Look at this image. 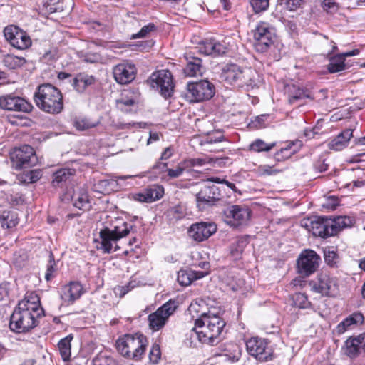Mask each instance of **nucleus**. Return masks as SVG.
Here are the masks:
<instances>
[{
	"mask_svg": "<svg viewBox=\"0 0 365 365\" xmlns=\"http://www.w3.org/2000/svg\"><path fill=\"white\" fill-rule=\"evenodd\" d=\"M57 272V264L54 259V256L52 252L49 254V259L46 265V271L45 274V279L49 282L55 277Z\"/></svg>",
	"mask_w": 365,
	"mask_h": 365,
	"instance_id": "obj_40",
	"label": "nucleus"
},
{
	"mask_svg": "<svg viewBox=\"0 0 365 365\" xmlns=\"http://www.w3.org/2000/svg\"><path fill=\"white\" fill-rule=\"evenodd\" d=\"M286 92L288 96L289 103L291 104H293L298 100L304 98L310 99L314 98L309 91L301 88L300 87L294 84L287 86Z\"/></svg>",
	"mask_w": 365,
	"mask_h": 365,
	"instance_id": "obj_28",
	"label": "nucleus"
},
{
	"mask_svg": "<svg viewBox=\"0 0 365 365\" xmlns=\"http://www.w3.org/2000/svg\"><path fill=\"white\" fill-rule=\"evenodd\" d=\"M364 321V316L359 312L354 313L349 317L345 318L336 327V331L339 334L344 333L351 325L358 323H362Z\"/></svg>",
	"mask_w": 365,
	"mask_h": 365,
	"instance_id": "obj_33",
	"label": "nucleus"
},
{
	"mask_svg": "<svg viewBox=\"0 0 365 365\" xmlns=\"http://www.w3.org/2000/svg\"><path fill=\"white\" fill-rule=\"evenodd\" d=\"M18 223V220L16 217H14L12 215L7 214L6 216L3 215L0 216V224L3 228L9 229L15 227Z\"/></svg>",
	"mask_w": 365,
	"mask_h": 365,
	"instance_id": "obj_49",
	"label": "nucleus"
},
{
	"mask_svg": "<svg viewBox=\"0 0 365 365\" xmlns=\"http://www.w3.org/2000/svg\"><path fill=\"white\" fill-rule=\"evenodd\" d=\"M173 153V150L171 147L166 148L161 154L160 160H164L169 159Z\"/></svg>",
	"mask_w": 365,
	"mask_h": 365,
	"instance_id": "obj_62",
	"label": "nucleus"
},
{
	"mask_svg": "<svg viewBox=\"0 0 365 365\" xmlns=\"http://www.w3.org/2000/svg\"><path fill=\"white\" fill-rule=\"evenodd\" d=\"M192 276H194L192 270L185 271L180 270L178 273V282L182 286H188L193 281Z\"/></svg>",
	"mask_w": 365,
	"mask_h": 365,
	"instance_id": "obj_44",
	"label": "nucleus"
},
{
	"mask_svg": "<svg viewBox=\"0 0 365 365\" xmlns=\"http://www.w3.org/2000/svg\"><path fill=\"white\" fill-rule=\"evenodd\" d=\"M161 352L160 349L158 344H154L149 352V359L150 361L153 363L156 364L158 362L159 359H160Z\"/></svg>",
	"mask_w": 365,
	"mask_h": 365,
	"instance_id": "obj_54",
	"label": "nucleus"
},
{
	"mask_svg": "<svg viewBox=\"0 0 365 365\" xmlns=\"http://www.w3.org/2000/svg\"><path fill=\"white\" fill-rule=\"evenodd\" d=\"M346 68L345 60L340 54L335 55L330 58L327 65L329 73H334L344 71Z\"/></svg>",
	"mask_w": 365,
	"mask_h": 365,
	"instance_id": "obj_37",
	"label": "nucleus"
},
{
	"mask_svg": "<svg viewBox=\"0 0 365 365\" xmlns=\"http://www.w3.org/2000/svg\"><path fill=\"white\" fill-rule=\"evenodd\" d=\"M247 351L250 355L260 361L272 360L273 350L267 339L252 337L246 342Z\"/></svg>",
	"mask_w": 365,
	"mask_h": 365,
	"instance_id": "obj_11",
	"label": "nucleus"
},
{
	"mask_svg": "<svg viewBox=\"0 0 365 365\" xmlns=\"http://www.w3.org/2000/svg\"><path fill=\"white\" fill-rule=\"evenodd\" d=\"M322 6L326 12L329 14H335L339 10L338 4L334 0H324Z\"/></svg>",
	"mask_w": 365,
	"mask_h": 365,
	"instance_id": "obj_53",
	"label": "nucleus"
},
{
	"mask_svg": "<svg viewBox=\"0 0 365 365\" xmlns=\"http://www.w3.org/2000/svg\"><path fill=\"white\" fill-rule=\"evenodd\" d=\"M251 6L255 13L266 11L269 4V0H250Z\"/></svg>",
	"mask_w": 365,
	"mask_h": 365,
	"instance_id": "obj_48",
	"label": "nucleus"
},
{
	"mask_svg": "<svg viewBox=\"0 0 365 365\" xmlns=\"http://www.w3.org/2000/svg\"><path fill=\"white\" fill-rule=\"evenodd\" d=\"M306 1L307 0H279V5L286 11H294L300 8Z\"/></svg>",
	"mask_w": 365,
	"mask_h": 365,
	"instance_id": "obj_42",
	"label": "nucleus"
},
{
	"mask_svg": "<svg viewBox=\"0 0 365 365\" xmlns=\"http://www.w3.org/2000/svg\"><path fill=\"white\" fill-rule=\"evenodd\" d=\"M41 175L40 170H32L24 174L22 181L25 183H34L38 181Z\"/></svg>",
	"mask_w": 365,
	"mask_h": 365,
	"instance_id": "obj_47",
	"label": "nucleus"
},
{
	"mask_svg": "<svg viewBox=\"0 0 365 365\" xmlns=\"http://www.w3.org/2000/svg\"><path fill=\"white\" fill-rule=\"evenodd\" d=\"M257 76L256 71L251 68H244L237 87L247 89L253 88L257 84Z\"/></svg>",
	"mask_w": 365,
	"mask_h": 365,
	"instance_id": "obj_31",
	"label": "nucleus"
},
{
	"mask_svg": "<svg viewBox=\"0 0 365 365\" xmlns=\"http://www.w3.org/2000/svg\"><path fill=\"white\" fill-rule=\"evenodd\" d=\"M10 158L16 170L32 166L37 160L33 148L28 145L14 148L10 154Z\"/></svg>",
	"mask_w": 365,
	"mask_h": 365,
	"instance_id": "obj_12",
	"label": "nucleus"
},
{
	"mask_svg": "<svg viewBox=\"0 0 365 365\" xmlns=\"http://www.w3.org/2000/svg\"><path fill=\"white\" fill-rule=\"evenodd\" d=\"M72 174L69 169H61L56 171L53 175L52 181L53 186H58L60 183L67 181Z\"/></svg>",
	"mask_w": 365,
	"mask_h": 365,
	"instance_id": "obj_41",
	"label": "nucleus"
},
{
	"mask_svg": "<svg viewBox=\"0 0 365 365\" xmlns=\"http://www.w3.org/2000/svg\"><path fill=\"white\" fill-rule=\"evenodd\" d=\"M336 253L334 252V251H330V250H328V251H325L324 252V259H325V262L332 266L334 264L336 263Z\"/></svg>",
	"mask_w": 365,
	"mask_h": 365,
	"instance_id": "obj_60",
	"label": "nucleus"
},
{
	"mask_svg": "<svg viewBox=\"0 0 365 365\" xmlns=\"http://www.w3.org/2000/svg\"><path fill=\"white\" fill-rule=\"evenodd\" d=\"M359 53V49H354L351 51H347V52H345V53H340L341 56H343V58H344V59L346 58V57H350V56H356Z\"/></svg>",
	"mask_w": 365,
	"mask_h": 365,
	"instance_id": "obj_64",
	"label": "nucleus"
},
{
	"mask_svg": "<svg viewBox=\"0 0 365 365\" xmlns=\"http://www.w3.org/2000/svg\"><path fill=\"white\" fill-rule=\"evenodd\" d=\"M187 169L185 165L183 164V161L178 163V166L175 168L167 169L168 175L170 178H176L180 177L183 172Z\"/></svg>",
	"mask_w": 365,
	"mask_h": 365,
	"instance_id": "obj_52",
	"label": "nucleus"
},
{
	"mask_svg": "<svg viewBox=\"0 0 365 365\" xmlns=\"http://www.w3.org/2000/svg\"><path fill=\"white\" fill-rule=\"evenodd\" d=\"M44 314L37 294L30 293L20 301L14 310L9 326L18 333L27 332L38 324V319Z\"/></svg>",
	"mask_w": 365,
	"mask_h": 365,
	"instance_id": "obj_1",
	"label": "nucleus"
},
{
	"mask_svg": "<svg viewBox=\"0 0 365 365\" xmlns=\"http://www.w3.org/2000/svg\"><path fill=\"white\" fill-rule=\"evenodd\" d=\"M293 304L300 309H307L311 306L307 297L302 293H297L293 296Z\"/></svg>",
	"mask_w": 365,
	"mask_h": 365,
	"instance_id": "obj_43",
	"label": "nucleus"
},
{
	"mask_svg": "<svg viewBox=\"0 0 365 365\" xmlns=\"http://www.w3.org/2000/svg\"><path fill=\"white\" fill-rule=\"evenodd\" d=\"M243 69L237 64H227L223 69L222 76L227 83L237 87Z\"/></svg>",
	"mask_w": 365,
	"mask_h": 365,
	"instance_id": "obj_24",
	"label": "nucleus"
},
{
	"mask_svg": "<svg viewBox=\"0 0 365 365\" xmlns=\"http://www.w3.org/2000/svg\"><path fill=\"white\" fill-rule=\"evenodd\" d=\"M225 326V322L220 316L202 313L191 330V338L195 337L202 343L214 345L220 341Z\"/></svg>",
	"mask_w": 365,
	"mask_h": 365,
	"instance_id": "obj_2",
	"label": "nucleus"
},
{
	"mask_svg": "<svg viewBox=\"0 0 365 365\" xmlns=\"http://www.w3.org/2000/svg\"><path fill=\"white\" fill-rule=\"evenodd\" d=\"M301 146L302 143L299 140L289 142L276 152L274 158L277 162L284 161L295 154Z\"/></svg>",
	"mask_w": 365,
	"mask_h": 365,
	"instance_id": "obj_27",
	"label": "nucleus"
},
{
	"mask_svg": "<svg viewBox=\"0 0 365 365\" xmlns=\"http://www.w3.org/2000/svg\"><path fill=\"white\" fill-rule=\"evenodd\" d=\"M2 63L9 69H16L22 66L26 63V60L23 57L7 54L4 56Z\"/></svg>",
	"mask_w": 365,
	"mask_h": 365,
	"instance_id": "obj_38",
	"label": "nucleus"
},
{
	"mask_svg": "<svg viewBox=\"0 0 365 365\" xmlns=\"http://www.w3.org/2000/svg\"><path fill=\"white\" fill-rule=\"evenodd\" d=\"M222 194L215 185H205L196 194V204L201 211L212 207L220 200Z\"/></svg>",
	"mask_w": 365,
	"mask_h": 365,
	"instance_id": "obj_14",
	"label": "nucleus"
},
{
	"mask_svg": "<svg viewBox=\"0 0 365 365\" xmlns=\"http://www.w3.org/2000/svg\"><path fill=\"white\" fill-rule=\"evenodd\" d=\"M152 169L155 173H163L164 171H167V163H163L161 161V160H159L155 163V164L153 166Z\"/></svg>",
	"mask_w": 365,
	"mask_h": 365,
	"instance_id": "obj_61",
	"label": "nucleus"
},
{
	"mask_svg": "<svg viewBox=\"0 0 365 365\" xmlns=\"http://www.w3.org/2000/svg\"><path fill=\"white\" fill-rule=\"evenodd\" d=\"M214 94L213 84L207 80H201L187 83L185 98L190 102H200L210 99Z\"/></svg>",
	"mask_w": 365,
	"mask_h": 365,
	"instance_id": "obj_6",
	"label": "nucleus"
},
{
	"mask_svg": "<svg viewBox=\"0 0 365 365\" xmlns=\"http://www.w3.org/2000/svg\"><path fill=\"white\" fill-rule=\"evenodd\" d=\"M210 161L207 160V158H188L183 160V164L185 165L187 169L191 168L192 167H200L202 166L207 163H208Z\"/></svg>",
	"mask_w": 365,
	"mask_h": 365,
	"instance_id": "obj_50",
	"label": "nucleus"
},
{
	"mask_svg": "<svg viewBox=\"0 0 365 365\" xmlns=\"http://www.w3.org/2000/svg\"><path fill=\"white\" fill-rule=\"evenodd\" d=\"M73 206L83 211L88 210L91 207L88 192L85 188H80L72 195Z\"/></svg>",
	"mask_w": 365,
	"mask_h": 365,
	"instance_id": "obj_32",
	"label": "nucleus"
},
{
	"mask_svg": "<svg viewBox=\"0 0 365 365\" xmlns=\"http://www.w3.org/2000/svg\"><path fill=\"white\" fill-rule=\"evenodd\" d=\"M312 289L322 295H334L336 290L335 280L327 273H321L313 282Z\"/></svg>",
	"mask_w": 365,
	"mask_h": 365,
	"instance_id": "obj_21",
	"label": "nucleus"
},
{
	"mask_svg": "<svg viewBox=\"0 0 365 365\" xmlns=\"http://www.w3.org/2000/svg\"><path fill=\"white\" fill-rule=\"evenodd\" d=\"M353 135V130L346 129L339 133L335 138L329 143L331 150H341L347 146L349 141Z\"/></svg>",
	"mask_w": 365,
	"mask_h": 365,
	"instance_id": "obj_30",
	"label": "nucleus"
},
{
	"mask_svg": "<svg viewBox=\"0 0 365 365\" xmlns=\"http://www.w3.org/2000/svg\"><path fill=\"white\" fill-rule=\"evenodd\" d=\"M331 230L333 235H336L341 229L348 227L351 220L350 217L346 216H338L334 219L329 218Z\"/></svg>",
	"mask_w": 365,
	"mask_h": 365,
	"instance_id": "obj_36",
	"label": "nucleus"
},
{
	"mask_svg": "<svg viewBox=\"0 0 365 365\" xmlns=\"http://www.w3.org/2000/svg\"><path fill=\"white\" fill-rule=\"evenodd\" d=\"M302 227L306 228L314 236L326 238L333 236L329 218L324 217H311L301 222Z\"/></svg>",
	"mask_w": 365,
	"mask_h": 365,
	"instance_id": "obj_13",
	"label": "nucleus"
},
{
	"mask_svg": "<svg viewBox=\"0 0 365 365\" xmlns=\"http://www.w3.org/2000/svg\"><path fill=\"white\" fill-rule=\"evenodd\" d=\"M96 125L95 123L91 122L89 120L86 118H81L76 120L75 126L78 130H84Z\"/></svg>",
	"mask_w": 365,
	"mask_h": 365,
	"instance_id": "obj_55",
	"label": "nucleus"
},
{
	"mask_svg": "<svg viewBox=\"0 0 365 365\" xmlns=\"http://www.w3.org/2000/svg\"><path fill=\"white\" fill-rule=\"evenodd\" d=\"M217 230L215 224L210 222H197L188 230L189 236L196 242H202L208 239Z\"/></svg>",
	"mask_w": 365,
	"mask_h": 365,
	"instance_id": "obj_19",
	"label": "nucleus"
},
{
	"mask_svg": "<svg viewBox=\"0 0 365 365\" xmlns=\"http://www.w3.org/2000/svg\"><path fill=\"white\" fill-rule=\"evenodd\" d=\"M34 98L37 107L46 113L58 114L63 108L61 92L50 83L39 86Z\"/></svg>",
	"mask_w": 365,
	"mask_h": 365,
	"instance_id": "obj_3",
	"label": "nucleus"
},
{
	"mask_svg": "<svg viewBox=\"0 0 365 365\" xmlns=\"http://www.w3.org/2000/svg\"><path fill=\"white\" fill-rule=\"evenodd\" d=\"M250 216V210L245 205H230L222 212V219L225 222L235 227L246 225Z\"/></svg>",
	"mask_w": 365,
	"mask_h": 365,
	"instance_id": "obj_9",
	"label": "nucleus"
},
{
	"mask_svg": "<svg viewBox=\"0 0 365 365\" xmlns=\"http://www.w3.org/2000/svg\"><path fill=\"white\" fill-rule=\"evenodd\" d=\"M0 108L7 110L28 113L31 110L32 106L23 98L8 94L0 97Z\"/></svg>",
	"mask_w": 365,
	"mask_h": 365,
	"instance_id": "obj_18",
	"label": "nucleus"
},
{
	"mask_svg": "<svg viewBox=\"0 0 365 365\" xmlns=\"http://www.w3.org/2000/svg\"><path fill=\"white\" fill-rule=\"evenodd\" d=\"M276 145V143H267L262 139H256L249 145L250 151L260 153L268 152Z\"/></svg>",
	"mask_w": 365,
	"mask_h": 365,
	"instance_id": "obj_39",
	"label": "nucleus"
},
{
	"mask_svg": "<svg viewBox=\"0 0 365 365\" xmlns=\"http://www.w3.org/2000/svg\"><path fill=\"white\" fill-rule=\"evenodd\" d=\"M5 38L14 48L24 50L31 46L30 36L17 26H9L4 29Z\"/></svg>",
	"mask_w": 365,
	"mask_h": 365,
	"instance_id": "obj_16",
	"label": "nucleus"
},
{
	"mask_svg": "<svg viewBox=\"0 0 365 365\" xmlns=\"http://www.w3.org/2000/svg\"><path fill=\"white\" fill-rule=\"evenodd\" d=\"M269 118V115L264 114L261 115L256 116L255 120L252 121V125L256 128H261L264 127L265 122Z\"/></svg>",
	"mask_w": 365,
	"mask_h": 365,
	"instance_id": "obj_58",
	"label": "nucleus"
},
{
	"mask_svg": "<svg viewBox=\"0 0 365 365\" xmlns=\"http://www.w3.org/2000/svg\"><path fill=\"white\" fill-rule=\"evenodd\" d=\"M147 344V339L142 334H125L116 341V348L122 356L138 360L145 353Z\"/></svg>",
	"mask_w": 365,
	"mask_h": 365,
	"instance_id": "obj_4",
	"label": "nucleus"
},
{
	"mask_svg": "<svg viewBox=\"0 0 365 365\" xmlns=\"http://www.w3.org/2000/svg\"><path fill=\"white\" fill-rule=\"evenodd\" d=\"M364 341V336L362 334L357 336L349 337L345 341V346L344 347L345 354L351 359L358 356Z\"/></svg>",
	"mask_w": 365,
	"mask_h": 365,
	"instance_id": "obj_26",
	"label": "nucleus"
},
{
	"mask_svg": "<svg viewBox=\"0 0 365 365\" xmlns=\"http://www.w3.org/2000/svg\"><path fill=\"white\" fill-rule=\"evenodd\" d=\"M138 93L130 90H125L121 95L120 98L116 101L118 107L123 110L124 106H130L134 105L138 101Z\"/></svg>",
	"mask_w": 365,
	"mask_h": 365,
	"instance_id": "obj_35",
	"label": "nucleus"
},
{
	"mask_svg": "<svg viewBox=\"0 0 365 365\" xmlns=\"http://www.w3.org/2000/svg\"><path fill=\"white\" fill-rule=\"evenodd\" d=\"M83 293L82 285L76 282H71L64 285L61 289V298L64 303L73 304Z\"/></svg>",
	"mask_w": 365,
	"mask_h": 365,
	"instance_id": "obj_22",
	"label": "nucleus"
},
{
	"mask_svg": "<svg viewBox=\"0 0 365 365\" xmlns=\"http://www.w3.org/2000/svg\"><path fill=\"white\" fill-rule=\"evenodd\" d=\"M229 38H225L222 41L211 38L200 42L197 46L200 53L205 55L214 56H223L228 51L230 42Z\"/></svg>",
	"mask_w": 365,
	"mask_h": 365,
	"instance_id": "obj_17",
	"label": "nucleus"
},
{
	"mask_svg": "<svg viewBox=\"0 0 365 365\" xmlns=\"http://www.w3.org/2000/svg\"><path fill=\"white\" fill-rule=\"evenodd\" d=\"M320 257L312 250H305L297 259L298 272L304 276H309L317 269Z\"/></svg>",
	"mask_w": 365,
	"mask_h": 365,
	"instance_id": "obj_15",
	"label": "nucleus"
},
{
	"mask_svg": "<svg viewBox=\"0 0 365 365\" xmlns=\"http://www.w3.org/2000/svg\"><path fill=\"white\" fill-rule=\"evenodd\" d=\"M149 81L150 86L159 91L164 98H169L173 93V78L168 70H160L154 72L150 76Z\"/></svg>",
	"mask_w": 365,
	"mask_h": 365,
	"instance_id": "obj_10",
	"label": "nucleus"
},
{
	"mask_svg": "<svg viewBox=\"0 0 365 365\" xmlns=\"http://www.w3.org/2000/svg\"><path fill=\"white\" fill-rule=\"evenodd\" d=\"M194 276H192L193 280L199 279L204 277L207 274V272L203 271H192Z\"/></svg>",
	"mask_w": 365,
	"mask_h": 365,
	"instance_id": "obj_63",
	"label": "nucleus"
},
{
	"mask_svg": "<svg viewBox=\"0 0 365 365\" xmlns=\"http://www.w3.org/2000/svg\"><path fill=\"white\" fill-rule=\"evenodd\" d=\"M96 81V78L92 75L86 73H78L73 81V86L78 93H83L86 89L93 85Z\"/></svg>",
	"mask_w": 365,
	"mask_h": 365,
	"instance_id": "obj_29",
	"label": "nucleus"
},
{
	"mask_svg": "<svg viewBox=\"0 0 365 365\" xmlns=\"http://www.w3.org/2000/svg\"><path fill=\"white\" fill-rule=\"evenodd\" d=\"M136 71L134 64L122 63L114 67L113 76L118 83L127 84L135 79Z\"/></svg>",
	"mask_w": 365,
	"mask_h": 365,
	"instance_id": "obj_20",
	"label": "nucleus"
},
{
	"mask_svg": "<svg viewBox=\"0 0 365 365\" xmlns=\"http://www.w3.org/2000/svg\"><path fill=\"white\" fill-rule=\"evenodd\" d=\"M187 65L184 68V73L189 77H194L202 73V61L197 57H195L190 53H187L184 56Z\"/></svg>",
	"mask_w": 365,
	"mask_h": 365,
	"instance_id": "obj_25",
	"label": "nucleus"
},
{
	"mask_svg": "<svg viewBox=\"0 0 365 365\" xmlns=\"http://www.w3.org/2000/svg\"><path fill=\"white\" fill-rule=\"evenodd\" d=\"M164 194V188L161 185H153L140 192L133 195V199L141 202H152L160 199Z\"/></svg>",
	"mask_w": 365,
	"mask_h": 365,
	"instance_id": "obj_23",
	"label": "nucleus"
},
{
	"mask_svg": "<svg viewBox=\"0 0 365 365\" xmlns=\"http://www.w3.org/2000/svg\"><path fill=\"white\" fill-rule=\"evenodd\" d=\"M110 183V182L108 180H99L97 183L94 184L93 190L100 193H103L108 191L107 187Z\"/></svg>",
	"mask_w": 365,
	"mask_h": 365,
	"instance_id": "obj_57",
	"label": "nucleus"
},
{
	"mask_svg": "<svg viewBox=\"0 0 365 365\" xmlns=\"http://www.w3.org/2000/svg\"><path fill=\"white\" fill-rule=\"evenodd\" d=\"M178 307L177 303L174 300H169L155 312L148 315L149 327L153 331L161 329L167 323L169 317L174 314Z\"/></svg>",
	"mask_w": 365,
	"mask_h": 365,
	"instance_id": "obj_8",
	"label": "nucleus"
},
{
	"mask_svg": "<svg viewBox=\"0 0 365 365\" xmlns=\"http://www.w3.org/2000/svg\"><path fill=\"white\" fill-rule=\"evenodd\" d=\"M274 30L266 22H260L254 30V48L259 53L268 51L274 43Z\"/></svg>",
	"mask_w": 365,
	"mask_h": 365,
	"instance_id": "obj_7",
	"label": "nucleus"
},
{
	"mask_svg": "<svg viewBox=\"0 0 365 365\" xmlns=\"http://www.w3.org/2000/svg\"><path fill=\"white\" fill-rule=\"evenodd\" d=\"M134 285L132 284V282H129L123 286H117L114 289V292L116 294H118L120 297H124L128 292H130Z\"/></svg>",
	"mask_w": 365,
	"mask_h": 365,
	"instance_id": "obj_56",
	"label": "nucleus"
},
{
	"mask_svg": "<svg viewBox=\"0 0 365 365\" xmlns=\"http://www.w3.org/2000/svg\"><path fill=\"white\" fill-rule=\"evenodd\" d=\"M131 227V225L123 223L122 226H116L113 230L107 227L101 230L99 232L101 241L95 240L97 242L96 249L102 250L103 253H111L117 251L119 249L117 245L118 240L127 236Z\"/></svg>",
	"mask_w": 365,
	"mask_h": 365,
	"instance_id": "obj_5",
	"label": "nucleus"
},
{
	"mask_svg": "<svg viewBox=\"0 0 365 365\" xmlns=\"http://www.w3.org/2000/svg\"><path fill=\"white\" fill-rule=\"evenodd\" d=\"M256 170L259 176L275 175L282 171V170L277 169L274 166L269 165H259Z\"/></svg>",
	"mask_w": 365,
	"mask_h": 365,
	"instance_id": "obj_45",
	"label": "nucleus"
},
{
	"mask_svg": "<svg viewBox=\"0 0 365 365\" xmlns=\"http://www.w3.org/2000/svg\"><path fill=\"white\" fill-rule=\"evenodd\" d=\"M73 339V334H69L65 338L61 339L58 344V350L61 356L64 361H69L71 356V341Z\"/></svg>",
	"mask_w": 365,
	"mask_h": 365,
	"instance_id": "obj_34",
	"label": "nucleus"
},
{
	"mask_svg": "<svg viewBox=\"0 0 365 365\" xmlns=\"http://www.w3.org/2000/svg\"><path fill=\"white\" fill-rule=\"evenodd\" d=\"M156 26L153 23H149L142 27V29L136 34L132 35V39L141 38L146 37L150 33L156 30Z\"/></svg>",
	"mask_w": 365,
	"mask_h": 365,
	"instance_id": "obj_46",
	"label": "nucleus"
},
{
	"mask_svg": "<svg viewBox=\"0 0 365 365\" xmlns=\"http://www.w3.org/2000/svg\"><path fill=\"white\" fill-rule=\"evenodd\" d=\"M93 365H118L117 361L110 356H98L93 359Z\"/></svg>",
	"mask_w": 365,
	"mask_h": 365,
	"instance_id": "obj_51",
	"label": "nucleus"
},
{
	"mask_svg": "<svg viewBox=\"0 0 365 365\" xmlns=\"http://www.w3.org/2000/svg\"><path fill=\"white\" fill-rule=\"evenodd\" d=\"M247 245V240L246 238H240L237 241L236 247L232 250V255L240 254L244 250Z\"/></svg>",
	"mask_w": 365,
	"mask_h": 365,
	"instance_id": "obj_59",
	"label": "nucleus"
}]
</instances>
